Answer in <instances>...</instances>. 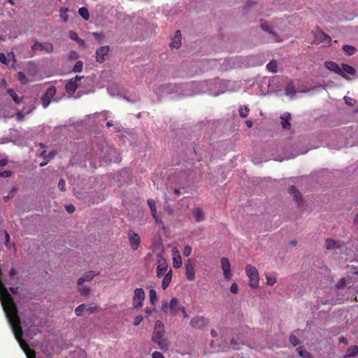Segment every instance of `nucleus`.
<instances>
[{
  "label": "nucleus",
  "instance_id": "f257e3e1",
  "mask_svg": "<svg viewBox=\"0 0 358 358\" xmlns=\"http://www.w3.org/2000/svg\"><path fill=\"white\" fill-rule=\"evenodd\" d=\"M156 275L157 278H160L169 271V264L166 259L160 253L156 255Z\"/></svg>",
  "mask_w": 358,
  "mask_h": 358
},
{
  "label": "nucleus",
  "instance_id": "f03ea898",
  "mask_svg": "<svg viewBox=\"0 0 358 358\" xmlns=\"http://www.w3.org/2000/svg\"><path fill=\"white\" fill-rule=\"evenodd\" d=\"M245 273L250 280V286L253 289L258 287L259 275L257 269L255 266L248 264L245 267Z\"/></svg>",
  "mask_w": 358,
  "mask_h": 358
},
{
  "label": "nucleus",
  "instance_id": "7ed1b4c3",
  "mask_svg": "<svg viewBox=\"0 0 358 358\" xmlns=\"http://www.w3.org/2000/svg\"><path fill=\"white\" fill-rule=\"evenodd\" d=\"M145 294L142 288H136L134 289V294L132 299V306L134 308H140L143 306Z\"/></svg>",
  "mask_w": 358,
  "mask_h": 358
},
{
  "label": "nucleus",
  "instance_id": "20e7f679",
  "mask_svg": "<svg viewBox=\"0 0 358 358\" xmlns=\"http://www.w3.org/2000/svg\"><path fill=\"white\" fill-rule=\"evenodd\" d=\"M179 300L177 298H172L169 302V306H167V303L166 301H163V304L162 306V310L166 313V309L169 308L170 309V314L171 316H176L178 314V311L179 310Z\"/></svg>",
  "mask_w": 358,
  "mask_h": 358
},
{
  "label": "nucleus",
  "instance_id": "39448f33",
  "mask_svg": "<svg viewBox=\"0 0 358 358\" xmlns=\"http://www.w3.org/2000/svg\"><path fill=\"white\" fill-rule=\"evenodd\" d=\"M56 92L57 89L55 86H50L47 89L45 93L41 97L42 105L44 108H48L50 105L51 100L55 96Z\"/></svg>",
  "mask_w": 358,
  "mask_h": 358
},
{
  "label": "nucleus",
  "instance_id": "423d86ee",
  "mask_svg": "<svg viewBox=\"0 0 358 358\" xmlns=\"http://www.w3.org/2000/svg\"><path fill=\"white\" fill-rule=\"evenodd\" d=\"M31 50L35 52L40 50L45 52V53H51L53 52L54 46L49 42L41 43L37 41L31 45Z\"/></svg>",
  "mask_w": 358,
  "mask_h": 358
},
{
  "label": "nucleus",
  "instance_id": "0eeeda50",
  "mask_svg": "<svg viewBox=\"0 0 358 358\" xmlns=\"http://www.w3.org/2000/svg\"><path fill=\"white\" fill-rule=\"evenodd\" d=\"M147 203L150 208L152 217L155 220L156 224H162V228L164 229L165 227L164 225V222H163L161 217L158 215L157 211V206H156L155 201L152 199H148L147 200Z\"/></svg>",
  "mask_w": 358,
  "mask_h": 358
},
{
  "label": "nucleus",
  "instance_id": "6e6552de",
  "mask_svg": "<svg viewBox=\"0 0 358 358\" xmlns=\"http://www.w3.org/2000/svg\"><path fill=\"white\" fill-rule=\"evenodd\" d=\"M128 241L131 250H138L141 243V238L137 233L133 230H129L128 231Z\"/></svg>",
  "mask_w": 358,
  "mask_h": 358
},
{
  "label": "nucleus",
  "instance_id": "1a4fd4ad",
  "mask_svg": "<svg viewBox=\"0 0 358 358\" xmlns=\"http://www.w3.org/2000/svg\"><path fill=\"white\" fill-rule=\"evenodd\" d=\"M208 323V319L203 316H195L192 318L190 325L194 329H202Z\"/></svg>",
  "mask_w": 358,
  "mask_h": 358
},
{
  "label": "nucleus",
  "instance_id": "9d476101",
  "mask_svg": "<svg viewBox=\"0 0 358 358\" xmlns=\"http://www.w3.org/2000/svg\"><path fill=\"white\" fill-rule=\"evenodd\" d=\"M164 324L162 321L157 320L155 322L154 332L152 340L153 339H161L164 336Z\"/></svg>",
  "mask_w": 358,
  "mask_h": 358
},
{
  "label": "nucleus",
  "instance_id": "9b49d317",
  "mask_svg": "<svg viewBox=\"0 0 358 358\" xmlns=\"http://www.w3.org/2000/svg\"><path fill=\"white\" fill-rule=\"evenodd\" d=\"M221 265L224 278L227 280H230L231 278L232 273L229 259L227 257H222L221 259Z\"/></svg>",
  "mask_w": 358,
  "mask_h": 358
},
{
  "label": "nucleus",
  "instance_id": "f8f14e48",
  "mask_svg": "<svg viewBox=\"0 0 358 358\" xmlns=\"http://www.w3.org/2000/svg\"><path fill=\"white\" fill-rule=\"evenodd\" d=\"M315 37L317 41L324 44L325 45L329 46L331 45V38L322 30H318L315 33Z\"/></svg>",
  "mask_w": 358,
  "mask_h": 358
},
{
  "label": "nucleus",
  "instance_id": "ddd939ff",
  "mask_svg": "<svg viewBox=\"0 0 358 358\" xmlns=\"http://www.w3.org/2000/svg\"><path fill=\"white\" fill-rule=\"evenodd\" d=\"M109 51L108 45L101 46L96 51V59L99 63H103L105 61V56H106Z\"/></svg>",
  "mask_w": 358,
  "mask_h": 358
},
{
  "label": "nucleus",
  "instance_id": "4468645a",
  "mask_svg": "<svg viewBox=\"0 0 358 358\" xmlns=\"http://www.w3.org/2000/svg\"><path fill=\"white\" fill-rule=\"evenodd\" d=\"M325 67L331 71H334L340 76H341L343 78H347L348 77L342 71L341 68L339 66L338 64H337L336 62H325Z\"/></svg>",
  "mask_w": 358,
  "mask_h": 358
},
{
  "label": "nucleus",
  "instance_id": "2eb2a0df",
  "mask_svg": "<svg viewBox=\"0 0 358 358\" xmlns=\"http://www.w3.org/2000/svg\"><path fill=\"white\" fill-rule=\"evenodd\" d=\"M185 275L189 281H193L195 279V270L193 264L189 262L185 264Z\"/></svg>",
  "mask_w": 358,
  "mask_h": 358
},
{
  "label": "nucleus",
  "instance_id": "dca6fc26",
  "mask_svg": "<svg viewBox=\"0 0 358 358\" xmlns=\"http://www.w3.org/2000/svg\"><path fill=\"white\" fill-rule=\"evenodd\" d=\"M96 275H98V273H96L93 271L86 272L81 278L78 280V285H81L84 282L92 280Z\"/></svg>",
  "mask_w": 358,
  "mask_h": 358
},
{
  "label": "nucleus",
  "instance_id": "f3484780",
  "mask_svg": "<svg viewBox=\"0 0 358 358\" xmlns=\"http://www.w3.org/2000/svg\"><path fill=\"white\" fill-rule=\"evenodd\" d=\"M326 248L327 250H333L340 248L343 245V242L336 241L331 238H327L325 241Z\"/></svg>",
  "mask_w": 358,
  "mask_h": 358
},
{
  "label": "nucleus",
  "instance_id": "a211bd4d",
  "mask_svg": "<svg viewBox=\"0 0 358 358\" xmlns=\"http://www.w3.org/2000/svg\"><path fill=\"white\" fill-rule=\"evenodd\" d=\"M78 87V83H76L75 82V80L70 79L68 80V82L65 86V89H66V92L69 94L71 95L75 93Z\"/></svg>",
  "mask_w": 358,
  "mask_h": 358
},
{
  "label": "nucleus",
  "instance_id": "6ab92c4d",
  "mask_svg": "<svg viewBox=\"0 0 358 358\" xmlns=\"http://www.w3.org/2000/svg\"><path fill=\"white\" fill-rule=\"evenodd\" d=\"M173 271L171 268H169V271L164 274V277L162 282V287L163 289H166L170 285L172 280Z\"/></svg>",
  "mask_w": 358,
  "mask_h": 358
},
{
  "label": "nucleus",
  "instance_id": "aec40b11",
  "mask_svg": "<svg viewBox=\"0 0 358 358\" xmlns=\"http://www.w3.org/2000/svg\"><path fill=\"white\" fill-rule=\"evenodd\" d=\"M192 213L195 217V220L197 222H201L204 220L205 216H204V213L201 208H200L199 207H196L193 209Z\"/></svg>",
  "mask_w": 358,
  "mask_h": 358
},
{
  "label": "nucleus",
  "instance_id": "412c9836",
  "mask_svg": "<svg viewBox=\"0 0 358 358\" xmlns=\"http://www.w3.org/2000/svg\"><path fill=\"white\" fill-rule=\"evenodd\" d=\"M289 194H292L297 202L298 205L300 204V201L301 200V194L300 192L296 189V187L294 185H292L289 187Z\"/></svg>",
  "mask_w": 358,
  "mask_h": 358
},
{
  "label": "nucleus",
  "instance_id": "4be33fe9",
  "mask_svg": "<svg viewBox=\"0 0 358 358\" xmlns=\"http://www.w3.org/2000/svg\"><path fill=\"white\" fill-rule=\"evenodd\" d=\"M282 121L281 124L282 128L285 129H289L291 127V124L289 123V120L291 119V116L289 113L284 114L280 117Z\"/></svg>",
  "mask_w": 358,
  "mask_h": 358
},
{
  "label": "nucleus",
  "instance_id": "5701e85b",
  "mask_svg": "<svg viewBox=\"0 0 358 358\" xmlns=\"http://www.w3.org/2000/svg\"><path fill=\"white\" fill-rule=\"evenodd\" d=\"M7 93L12 97L13 101L17 103V104H19L21 103V101H22V96H19L18 94L15 92V90L12 88H8L7 89Z\"/></svg>",
  "mask_w": 358,
  "mask_h": 358
},
{
  "label": "nucleus",
  "instance_id": "b1692460",
  "mask_svg": "<svg viewBox=\"0 0 358 358\" xmlns=\"http://www.w3.org/2000/svg\"><path fill=\"white\" fill-rule=\"evenodd\" d=\"M152 341L156 343L159 345V348L163 351H166L169 348V343L167 340L164 339V337L161 339H153Z\"/></svg>",
  "mask_w": 358,
  "mask_h": 358
},
{
  "label": "nucleus",
  "instance_id": "393cba45",
  "mask_svg": "<svg viewBox=\"0 0 358 358\" xmlns=\"http://www.w3.org/2000/svg\"><path fill=\"white\" fill-rule=\"evenodd\" d=\"M69 36L71 39L77 41L80 45H84L85 44V41L83 39L79 38L77 33L75 31H73V30L69 31Z\"/></svg>",
  "mask_w": 358,
  "mask_h": 358
},
{
  "label": "nucleus",
  "instance_id": "a878e982",
  "mask_svg": "<svg viewBox=\"0 0 358 358\" xmlns=\"http://www.w3.org/2000/svg\"><path fill=\"white\" fill-rule=\"evenodd\" d=\"M180 38L181 34L179 30L176 32V35L174 38L173 39L172 43H171V46L176 48H178L180 46Z\"/></svg>",
  "mask_w": 358,
  "mask_h": 358
},
{
  "label": "nucleus",
  "instance_id": "bb28decb",
  "mask_svg": "<svg viewBox=\"0 0 358 358\" xmlns=\"http://www.w3.org/2000/svg\"><path fill=\"white\" fill-rule=\"evenodd\" d=\"M358 354V346L352 345L349 347L346 351L345 357H354Z\"/></svg>",
  "mask_w": 358,
  "mask_h": 358
},
{
  "label": "nucleus",
  "instance_id": "cd10ccee",
  "mask_svg": "<svg viewBox=\"0 0 358 358\" xmlns=\"http://www.w3.org/2000/svg\"><path fill=\"white\" fill-rule=\"evenodd\" d=\"M341 70L345 74V73L350 75H355L356 73V70L354 67L345 64H342Z\"/></svg>",
  "mask_w": 358,
  "mask_h": 358
},
{
  "label": "nucleus",
  "instance_id": "c85d7f7f",
  "mask_svg": "<svg viewBox=\"0 0 358 358\" xmlns=\"http://www.w3.org/2000/svg\"><path fill=\"white\" fill-rule=\"evenodd\" d=\"M342 49L348 55H353L357 51L356 48L350 45H344Z\"/></svg>",
  "mask_w": 358,
  "mask_h": 358
},
{
  "label": "nucleus",
  "instance_id": "c756f323",
  "mask_svg": "<svg viewBox=\"0 0 358 358\" xmlns=\"http://www.w3.org/2000/svg\"><path fill=\"white\" fill-rule=\"evenodd\" d=\"M79 15L85 20H88L90 18V13L87 8L81 7L78 9Z\"/></svg>",
  "mask_w": 358,
  "mask_h": 358
},
{
  "label": "nucleus",
  "instance_id": "7c9ffc66",
  "mask_svg": "<svg viewBox=\"0 0 358 358\" xmlns=\"http://www.w3.org/2000/svg\"><path fill=\"white\" fill-rule=\"evenodd\" d=\"M285 94L288 96H294L296 90L292 83H289L285 88Z\"/></svg>",
  "mask_w": 358,
  "mask_h": 358
},
{
  "label": "nucleus",
  "instance_id": "2f4dec72",
  "mask_svg": "<svg viewBox=\"0 0 358 358\" xmlns=\"http://www.w3.org/2000/svg\"><path fill=\"white\" fill-rule=\"evenodd\" d=\"M150 301L152 305H155L157 301V292L155 289H152L149 292Z\"/></svg>",
  "mask_w": 358,
  "mask_h": 358
},
{
  "label": "nucleus",
  "instance_id": "473e14b6",
  "mask_svg": "<svg viewBox=\"0 0 358 358\" xmlns=\"http://www.w3.org/2000/svg\"><path fill=\"white\" fill-rule=\"evenodd\" d=\"M239 115L241 117H247L248 114H249V112H250V109L248 106H241L239 109Z\"/></svg>",
  "mask_w": 358,
  "mask_h": 358
},
{
  "label": "nucleus",
  "instance_id": "72a5a7b5",
  "mask_svg": "<svg viewBox=\"0 0 358 358\" xmlns=\"http://www.w3.org/2000/svg\"><path fill=\"white\" fill-rule=\"evenodd\" d=\"M17 78L20 83L23 85L27 84L28 83V79L24 73L22 71H19L17 74Z\"/></svg>",
  "mask_w": 358,
  "mask_h": 358
},
{
  "label": "nucleus",
  "instance_id": "f704fd0d",
  "mask_svg": "<svg viewBox=\"0 0 358 358\" xmlns=\"http://www.w3.org/2000/svg\"><path fill=\"white\" fill-rule=\"evenodd\" d=\"M87 308V305L86 304H80L78 306H77L75 309V314L77 315V316H81L83 313L84 311H85V308Z\"/></svg>",
  "mask_w": 358,
  "mask_h": 358
},
{
  "label": "nucleus",
  "instance_id": "c9c22d12",
  "mask_svg": "<svg viewBox=\"0 0 358 358\" xmlns=\"http://www.w3.org/2000/svg\"><path fill=\"white\" fill-rule=\"evenodd\" d=\"M267 69L272 72L275 73L277 71V63L275 61H271L267 65H266Z\"/></svg>",
  "mask_w": 358,
  "mask_h": 358
},
{
  "label": "nucleus",
  "instance_id": "e433bc0d",
  "mask_svg": "<svg viewBox=\"0 0 358 358\" xmlns=\"http://www.w3.org/2000/svg\"><path fill=\"white\" fill-rule=\"evenodd\" d=\"M68 11H69V9L66 8H60V10H59L60 16L64 22H67L69 20V15H67Z\"/></svg>",
  "mask_w": 358,
  "mask_h": 358
},
{
  "label": "nucleus",
  "instance_id": "4c0bfd02",
  "mask_svg": "<svg viewBox=\"0 0 358 358\" xmlns=\"http://www.w3.org/2000/svg\"><path fill=\"white\" fill-rule=\"evenodd\" d=\"M182 265V259L179 254L173 257V266L174 268H180Z\"/></svg>",
  "mask_w": 358,
  "mask_h": 358
},
{
  "label": "nucleus",
  "instance_id": "58836bf2",
  "mask_svg": "<svg viewBox=\"0 0 358 358\" xmlns=\"http://www.w3.org/2000/svg\"><path fill=\"white\" fill-rule=\"evenodd\" d=\"M83 63L82 61H78L73 69V71L75 73H80L83 71Z\"/></svg>",
  "mask_w": 358,
  "mask_h": 358
},
{
  "label": "nucleus",
  "instance_id": "ea45409f",
  "mask_svg": "<svg viewBox=\"0 0 358 358\" xmlns=\"http://www.w3.org/2000/svg\"><path fill=\"white\" fill-rule=\"evenodd\" d=\"M85 309V311L87 312L89 314H92L97 310L98 306L95 304H91L90 306H87V308Z\"/></svg>",
  "mask_w": 358,
  "mask_h": 358
},
{
  "label": "nucleus",
  "instance_id": "a19ab883",
  "mask_svg": "<svg viewBox=\"0 0 358 358\" xmlns=\"http://www.w3.org/2000/svg\"><path fill=\"white\" fill-rule=\"evenodd\" d=\"M289 341L293 346H296L300 343L299 340L294 334L289 336Z\"/></svg>",
  "mask_w": 358,
  "mask_h": 358
},
{
  "label": "nucleus",
  "instance_id": "79ce46f5",
  "mask_svg": "<svg viewBox=\"0 0 358 358\" xmlns=\"http://www.w3.org/2000/svg\"><path fill=\"white\" fill-rule=\"evenodd\" d=\"M343 99L345 101V103L350 106H354L356 103V100L350 96H345Z\"/></svg>",
  "mask_w": 358,
  "mask_h": 358
},
{
  "label": "nucleus",
  "instance_id": "37998d69",
  "mask_svg": "<svg viewBox=\"0 0 358 358\" xmlns=\"http://www.w3.org/2000/svg\"><path fill=\"white\" fill-rule=\"evenodd\" d=\"M275 282H276V278L275 276L266 275L267 285L272 286L275 284Z\"/></svg>",
  "mask_w": 358,
  "mask_h": 358
},
{
  "label": "nucleus",
  "instance_id": "c03bdc74",
  "mask_svg": "<svg viewBox=\"0 0 358 358\" xmlns=\"http://www.w3.org/2000/svg\"><path fill=\"white\" fill-rule=\"evenodd\" d=\"M79 292L82 296H88L90 294V289L86 286L81 287L79 289Z\"/></svg>",
  "mask_w": 358,
  "mask_h": 358
},
{
  "label": "nucleus",
  "instance_id": "a18cd8bd",
  "mask_svg": "<svg viewBox=\"0 0 358 358\" xmlns=\"http://www.w3.org/2000/svg\"><path fill=\"white\" fill-rule=\"evenodd\" d=\"M58 187L62 192L66 191V182H65L64 179L61 178L59 180V183H58Z\"/></svg>",
  "mask_w": 358,
  "mask_h": 358
},
{
  "label": "nucleus",
  "instance_id": "49530a36",
  "mask_svg": "<svg viewBox=\"0 0 358 358\" xmlns=\"http://www.w3.org/2000/svg\"><path fill=\"white\" fill-rule=\"evenodd\" d=\"M192 252V248L189 245H186L184 248L182 254L185 257H189Z\"/></svg>",
  "mask_w": 358,
  "mask_h": 358
},
{
  "label": "nucleus",
  "instance_id": "de8ad7c7",
  "mask_svg": "<svg viewBox=\"0 0 358 358\" xmlns=\"http://www.w3.org/2000/svg\"><path fill=\"white\" fill-rule=\"evenodd\" d=\"M79 57V55L76 51H71L69 52V59L70 60H76Z\"/></svg>",
  "mask_w": 358,
  "mask_h": 358
},
{
  "label": "nucleus",
  "instance_id": "09e8293b",
  "mask_svg": "<svg viewBox=\"0 0 358 358\" xmlns=\"http://www.w3.org/2000/svg\"><path fill=\"white\" fill-rule=\"evenodd\" d=\"M54 152H51L49 153V155L47 156L46 155V151H43L41 155H40V157H43V159H51L54 157Z\"/></svg>",
  "mask_w": 358,
  "mask_h": 358
},
{
  "label": "nucleus",
  "instance_id": "8fccbe9b",
  "mask_svg": "<svg viewBox=\"0 0 358 358\" xmlns=\"http://www.w3.org/2000/svg\"><path fill=\"white\" fill-rule=\"evenodd\" d=\"M143 317L141 315H138L134 317L133 324L134 326H138L143 321Z\"/></svg>",
  "mask_w": 358,
  "mask_h": 358
},
{
  "label": "nucleus",
  "instance_id": "3c124183",
  "mask_svg": "<svg viewBox=\"0 0 358 358\" xmlns=\"http://www.w3.org/2000/svg\"><path fill=\"white\" fill-rule=\"evenodd\" d=\"M0 62L6 65L8 64V59L6 58L4 53H0Z\"/></svg>",
  "mask_w": 358,
  "mask_h": 358
},
{
  "label": "nucleus",
  "instance_id": "603ef678",
  "mask_svg": "<svg viewBox=\"0 0 358 358\" xmlns=\"http://www.w3.org/2000/svg\"><path fill=\"white\" fill-rule=\"evenodd\" d=\"M230 290L232 293L236 294L238 291V285L235 282L232 283L230 287Z\"/></svg>",
  "mask_w": 358,
  "mask_h": 358
},
{
  "label": "nucleus",
  "instance_id": "864d4df0",
  "mask_svg": "<svg viewBox=\"0 0 358 358\" xmlns=\"http://www.w3.org/2000/svg\"><path fill=\"white\" fill-rule=\"evenodd\" d=\"M296 351H297L299 355L301 357H303L305 356V354L307 353V352L303 350V347L297 348Z\"/></svg>",
  "mask_w": 358,
  "mask_h": 358
},
{
  "label": "nucleus",
  "instance_id": "5fc2aeb1",
  "mask_svg": "<svg viewBox=\"0 0 358 358\" xmlns=\"http://www.w3.org/2000/svg\"><path fill=\"white\" fill-rule=\"evenodd\" d=\"M66 210L69 213H73L75 212L76 210V208L72 204H70V205H68L66 206Z\"/></svg>",
  "mask_w": 358,
  "mask_h": 358
},
{
  "label": "nucleus",
  "instance_id": "6e6d98bb",
  "mask_svg": "<svg viewBox=\"0 0 358 358\" xmlns=\"http://www.w3.org/2000/svg\"><path fill=\"white\" fill-rule=\"evenodd\" d=\"M24 115L22 111H18L16 113V118L18 121L21 122L24 120Z\"/></svg>",
  "mask_w": 358,
  "mask_h": 358
},
{
  "label": "nucleus",
  "instance_id": "4d7b16f0",
  "mask_svg": "<svg viewBox=\"0 0 358 358\" xmlns=\"http://www.w3.org/2000/svg\"><path fill=\"white\" fill-rule=\"evenodd\" d=\"M152 358H164V355L158 351L154 352L152 355Z\"/></svg>",
  "mask_w": 358,
  "mask_h": 358
},
{
  "label": "nucleus",
  "instance_id": "13d9d810",
  "mask_svg": "<svg viewBox=\"0 0 358 358\" xmlns=\"http://www.w3.org/2000/svg\"><path fill=\"white\" fill-rule=\"evenodd\" d=\"M0 175L2 176V177H4V178H8L10 176H11L12 175V172L10 171H4L3 172H1L0 173Z\"/></svg>",
  "mask_w": 358,
  "mask_h": 358
},
{
  "label": "nucleus",
  "instance_id": "bf43d9fd",
  "mask_svg": "<svg viewBox=\"0 0 358 358\" xmlns=\"http://www.w3.org/2000/svg\"><path fill=\"white\" fill-rule=\"evenodd\" d=\"M5 238H6V240H5V245L8 248H9V244H10V236L8 234V232H5Z\"/></svg>",
  "mask_w": 358,
  "mask_h": 358
},
{
  "label": "nucleus",
  "instance_id": "052dcab7",
  "mask_svg": "<svg viewBox=\"0 0 358 358\" xmlns=\"http://www.w3.org/2000/svg\"><path fill=\"white\" fill-rule=\"evenodd\" d=\"M17 273V271L15 270V268H12L9 272V276L11 279H13L14 277L16 275V274Z\"/></svg>",
  "mask_w": 358,
  "mask_h": 358
},
{
  "label": "nucleus",
  "instance_id": "680f3d73",
  "mask_svg": "<svg viewBox=\"0 0 358 358\" xmlns=\"http://www.w3.org/2000/svg\"><path fill=\"white\" fill-rule=\"evenodd\" d=\"M179 310H180L182 313L183 317L185 318H187L189 317L188 314L187 313L185 307L181 306L179 307Z\"/></svg>",
  "mask_w": 358,
  "mask_h": 358
},
{
  "label": "nucleus",
  "instance_id": "e2e57ef3",
  "mask_svg": "<svg viewBox=\"0 0 358 358\" xmlns=\"http://www.w3.org/2000/svg\"><path fill=\"white\" fill-rule=\"evenodd\" d=\"M8 57L10 58L14 62H16L15 55L13 51L8 53Z\"/></svg>",
  "mask_w": 358,
  "mask_h": 358
},
{
  "label": "nucleus",
  "instance_id": "0e129e2a",
  "mask_svg": "<svg viewBox=\"0 0 358 358\" xmlns=\"http://www.w3.org/2000/svg\"><path fill=\"white\" fill-rule=\"evenodd\" d=\"M155 310V309L153 308H149V307H147L145 308V314L147 315V316L150 315L153 311Z\"/></svg>",
  "mask_w": 358,
  "mask_h": 358
},
{
  "label": "nucleus",
  "instance_id": "69168bd1",
  "mask_svg": "<svg viewBox=\"0 0 358 358\" xmlns=\"http://www.w3.org/2000/svg\"><path fill=\"white\" fill-rule=\"evenodd\" d=\"M262 29H264V31H268V32H270V33L273 34V32L270 31V29H269V27H268V24H262Z\"/></svg>",
  "mask_w": 358,
  "mask_h": 358
},
{
  "label": "nucleus",
  "instance_id": "338daca9",
  "mask_svg": "<svg viewBox=\"0 0 358 358\" xmlns=\"http://www.w3.org/2000/svg\"><path fill=\"white\" fill-rule=\"evenodd\" d=\"M165 210L169 214L171 215L173 213V209L170 206H167L165 207Z\"/></svg>",
  "mask_w": 358,
  "mask_h": 358
},
{
  "label": "nucleus",
  "instance_id": "774afa93",
  "mask_svg": "<svg viewBox=\"0 0 358 358\" xmlns=\"http://www.w3.org/2000/svg\"><path fill=\"white\" fill-rule=\"evenodd\" d=\"M19 287H10V290L13 294H17L18 292Z\"/></svg>",
  "mask_w": 358,
  "mask_h": 358
}]
</instances>
